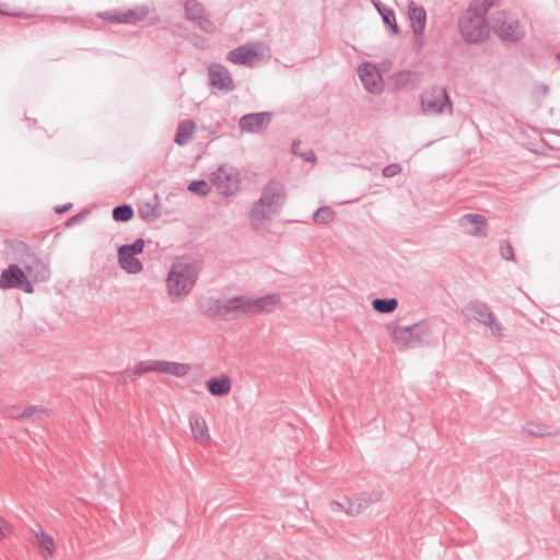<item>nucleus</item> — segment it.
I'll return each mask as SVG.
<instances>
[{"mask_svg": "<svg viewBox=\"0 0 560 560\" xmlns=\"http://www.w3.org/2000/svg\"><path fill=\"white\" fill-rule=\"evenodd\" d=\"M118 262L120 268L129 275H138L143 270L140 259L133 254L124 252L120 247L118 248Z\"/></svg>", "mask_w": 560, "mask_h": 560, "instance_id": "nucleus-22", "label": "nucleus"}, {"mask_svg": "<svg viewBox=\"0 0 560 560\" xmlns=\"http://www.w3.org/2000/svg\"><path fill=\"white\" fill-rule=\"evenodd\" d=\"M330 506H331L332 511H345L346 512V509H347L346 501L345 502L332 501L330 503Z\"/></svg>", "mask_w": 560, "mask_h": 560, "instance_id": "nucleus-47", "label": "nucleus"}, {"mask_svg": "<svg viewBox=\"0 0 560 560\" xmlns=\"http://www.w3.org/2000/svg\"><path fill=\"white\" fill-rule=\"evenodd\" d=\"M120 248H122L124 252L138 255L143 252L144 241L142 238H137L132 244L121 245Z\"/></svg>", "mask_w": 560, "mask_h": 560, "instance_id": "nucleus-38", "label": "nucleus"}, {"mask_svg": "<svg viewBox=\"0 0 560 560\" xmlns=\"http://www.w3.org/2000/svg\"><path fill=\"white\" fill-rule=\"evenodd\" d=\"M188 190L198 196L206 197L210 192V186L206 180L199 179L191 182L188 185Z\"/></svg>", "mask_w": 560, "mask_h": 560, "instance_id": "nucleus-35", "label": "nucleus"}, {"mask_svg": "<svg viewBox=\"0 0 560 560\" xmlns=\"http://www.w3.org/2000/svg\"><path fill=\"white\" fill-rule=\"evenodd\" d=\"M334 218H335V211L330 207H320L315 211V213L313 215L314 221L316 223H322V224L331 222L334 220Z\"/></svg>", "mask_w": 560, "mask_h": 560, "instance_id": "nucleus-33", "label": "nucleus"}, {"mask_svg": "<svg viewBox=\"0 0 560 560\" xmlns=\"http://www.w3.org/2000/svg\"><path fill=\"white\" fill-rule=\"evenodd\" d=\"M138 213L140 218L147 222L158 220L161 217L158 197L154 196L152 199L141 202L138 208Z\"/></svg>", "mask_w": 560, "mask_h": 560, "instance_id": "nucleus-24", "label": "nucleus"}, {"mask_svg": "<svg viewBox=\"0 0 560 560\" xmlns=\"http://www.w3.org/2000/svg\"><path fill=\"white\" fill-rule=\"evenodd\" d=\"M378 13L381 14L383 22L386 26L390 27L394 34L398 33V26L396 23L395 13L392 9L385 8L381 1L371 0Z\"/></svg>", "mask_w": 560, "mask_h": 560, "instance_id": "nucleus-27", "label": "nucleus"}, {"mask_svg": "<svg viewBox=\"0 0 560 560\" xmlns=\"http://www.w3.org/2000/svg\"><path fill=\"white\" fill-rule=\"evenodd\" d=\"M19 289H22L26 293H32L34 290L32 283L27 280L26 277H25V281L23 282V285L20 287Z\"/></svg>", "mask_w": 560, "mask_h": 560, "instance_id": "nucleus-48", "label": "nucleus"}, {"mask_svg": "<svg viewBox=\"0 0 560 560\" xmlns=\"http://www.w3.org/2000/svg\"><path fill=\"white\" fill-rule=\"evenodd\" d=\"M215 310H217V313L221 317L232 318V307L229 304V300H224V301L217 300L215 301Z\"/></svg>", "mask_w": 560, "mask_h": 560, "instance_id": "nucleus-37", "label": "nucleus"}, {"mask_svg": "<svg viewBox=\"0 0 560 560\" xmlns=\"http://www.w3.org/2000/svg\"><path fill=\"white\" fill-rule=\"evenodd\" d=\"M148 372H155V360H144L136 364L133 368L124 371L125 380L133 381Z\"/></svg>", "mask_w": 560, "mask_h": 560, "instance_id": "nucleus-26", "label": "nucleus"}, {"mask_svg": "<svg viewBox=\"0 0 560 560\" xmlns=\"http://www.w3.org/2000/svg\"><path fill=\"white\" fill-rule=\"evenodd\" d=\"M524 432H526L529 435L537 436V438L545 436L548 434V432L545 429H542L540 427H534L533 424L526 425L524 428Z\"/></svg>", "mask_w": 560, "mask_h": 560, "instance_id": "nucleus-43", "label": "nucleus"}, {"mask_svg": "<svg viewBox=\"0 0 560 560\" xmlns=\"http://www.w3.org/2000/svg\"><path fill=\"white\" fill-rule=\"evenodd\" d=\"M536 91L537 93L541 94V95H547L548 92H549V88L547 84H544V83H539L537 86H536Z\"/></svg>", "mask_w": 560, "mask_h": 560, "instance_id": "nucleus-50", "label": "nucleus"}, {"mask_svg": "<svg viewBox=\"0 0 560 560\" xmlns=\"http://www.w3.org/2000/svg\"><path fill=\"white\" fill-rule=\"evenodd\" d=\"M285 199L287 192L284 186L279 182L270 180L264 186L261 196L257 201L279 212Z\"/></svg>", "mask_w": 560, "mask_h": 560, "instance_id": "nucleus-8", "label": "nucleus"}, {"mask_svg": "<svg viewBox=\"0 0 560 560\" xmlns=\"http://www.w3.org/2000/svg\"><path fill=\"white\" fill-rule=\"evenodd\" d=\"M31 541L38 549V552L43 559L47 560L52 556L55 551V540L40 527L33 530Z\"/></svg>", "mask_w": 560, "mask_h": 560, "instance_id": "nucleus-15", "label": "nucleus"}, {"mask_svg": "<svg viewBox=\"0 0 560 560\" xmlns=\"http://www.w3.org/2000/svg\"><path fill=\"white\" fill-rule=\"evenodd\" d=\"M209 180L218 194L224 197H232L241 189L242 174L236 166L225 163L211 172Z\"/></svg>", "mask_w": 560, "mask_h": 560, "instance_id": "nucleus-3", "label": "nucleus"}, {"mask_svg": "<svg viewBox=\"0 0 560 560\" xmlns=\"http://www.w3.org/2000/svg\"><path fill=\"white\" fill-rule=\"evenodd\" d=\"M458 225L469 236H487V220L478 213H466L458 219Z\"/></svg>", "mask_w": 560, "mask_h": 560, "instance_id": "nucleus-9", "label": "nucleus"}, {"mask_svg": "<svg viewBox=\"0 0 560 560\" xmlns=\"http://www.w3.org/2000/svg\"><path fill=\"white\" fill-rule=\"evenodd\" d=\"M558 59L560 60V54L558 55Z\"/></svg>", "mask_w": 560, "mask_h": 560, "instance_id": "nucleus-56", "label": "nucleus"}, {"mask_svg": "<svg viewBox=\"0 0 560 560\" xmlns=\"http://www.w3.org/2000/svg\"><path fill=\"white\" fill-rule=\"evenodd\" d=\"M210 85L220 91L231 92L234 90V81L229 70L220 65L212 63L209 66Z\"/></svg>", "mask_w": 560, "mask_h": 560, "instance_id": "nucleus-10", "label": "nucleus"}, {"mask_svg": "<svg viewBox=\"0 0 560 560\" xmlns=\"http://www.w3.org/2000/svg\"><path fill=\"white\" fill-rule=\"evenodd\" d=\"M78 220H79V218H78V217H72V218L68 221V225L72 224V223H75Z\"/></svg>", "mask_w": 560, "mask_h": 560, "instance_id": "nucleus-53", "label": "nucleus"}, {"mask_svg": "<svg viewBox=\"0 0 560 560\" xmlns=\"http://www.w3.org/2000/svg\"><path fill=\"white\" fill-rule=\"evenodd\" d=\"M292 151L294 154L300 155L304 161L313 162L316 160V155H315L314 151H312V150H308L306 152H299V143L298 142H293Z\"/></svg>", "mask_w": 560, "mask_h": 560, "instance_id": "nucleus-40", "label": "nucleus"}, {"mask_svg": "<svg viewBox=\"0 0 560 560\" xmlns=\"http://www.w3.org/2000/svg\"><path fill=\"white\" fill-rule=\"evenodd\" d=\"M200 273V265L190 257L177 258L168 268L165 289L172 302L187 298L194 290Z\"/></svg>", "mask_w": 560, "mask_h": 560, "instance_id": "nucleus-1", "label": "nucleus"}, {"mask_svg": "<svg viewBox=\"0 0 560 560\" xmlns=\"http://www.w3.org/2000/svg\"><path fill=\"white\" fill-rule=\"evenodd\" d=\"M71 207H72V205H71V203H67V205L60 206V207L56 208V212H57V213H65V212H67Z\"/></svg>", "mask_w": 560, "mask_h": 560, "instance_id": "nucleus-51", "label": "nucleus"}, {"mask_svg": "<svg viewBox=\"0 0 560 560\" xmlns=\"http://www.w3.org/2000/svg\"><path fill=\"white\" fill-rule=\"evenodd\" d=\"M196 128V124L190 119L180 121L176 130L175 142L178 145H186L191 140Z\"/></svg>", "mask_w": 560, "mask_h": 560, "instance_id": "nucleus-25", "label": "nucleus"}, {"mask_svg": "<svg viewBox=\"0 0 560 560\" xmlns=\"http://www.w3.org/2000/svg\"><path fill=\"white\" fill-rule=\"evenodd\" d=\"M155 372L174 377H184L190 372V365L166 360H155Z\"/></svg>", "mask_w": 560, "mask_h": 560, "instance_id": "nucleus-18", "label": "nucleus"}, {"mask_svg": "<svg viewBox=\"0 0 560 560\" xmlns=\"http://www.w3.org/2000/svg\"><path fill=\"white\" fill-rule=\"evenodd\" d=\"M499 0H472L469 9L487 16L489 10L497 4Z\"/></svg>", "mask_w": 560, "mask_h": 560, "instance_id": "nucleus-34", "label": "nucleus"}, {"mask_svg": "<svg viewBox=\"0 0 560 560\" xmlns=\"http://www.w3.org/2000/svg\"><path fill=\"white\" fill-rule=\"evenodd\" d=\"M258 54L248 45H242L228 52V60L236 65L249 66L257 58Z\"/></svg>", "mask_w": 560, "mask_h": 560, "instance_id": "nucleus-20", "label": "nucleus"}, {"mask_svg": "<svg viewBox=\"0 0 560 560\" xmlns=\"http://www.w3.org/2000/svg\"><path fill=\"white\" fill-rule=\"evenodd\" d=\"M194 22H196L198 26L205 32H212L213 30L212 23L206 19L203 14L200 16V19H196Z\"/></svg>", "mask_w": 560, "mask_h": 560, "instance_id": "nucleus-44", "label": "nucleus"}, {"mask_svg": "<svg viewBox=\"0 0 560 560\" xmlns=\"http://www.w3.org/2000/svg\"><path fill=\"white\" fill-rule=\"evenodd\" d=\"M408 16L415 35L421 36L427 25V12L413 1L408 4Z\"/></svg>", "mask_w": 560, "mask_h": 560, "instance_id": "nucleus-17", "label": "nucleus"}, {"mask_svg": "<svg viewBox=\"0 0 560 560\" xmlns=\"http://www.w3.org/2000/svg\"><path fill=\"white\" fill-rule=\"evenodd\" d=\"M418 324L396 327L393 330V338L400 349L416 347L420 342V336L416 332Z\"/></svg>", "mask_w": 560, "mask_h": 560, "instance_id": "nucleus-12", "label": "nucleus"}, {"mask_svg": "<svg viewBox=\"0 0 560 560\" xmlns=\"http://www.w3.org/2000/svg\"><path fill=\"white\" fill-rule=\"evenodd\" d=\"M360 499H361L360 494L354 495L350 499H346V504H347L346 513L348 515H351V516L358 515L363 510L366 509L365 503L363 502V500H360Z\"/></svg>", "mask_w": 560, "mask_h": 560, "instance_id": "nucleus-30", "label": "nucleus"}, {"mask_svg": "<svg viewBox=\"0 0 560 560\" xmlns=\"http://www.w3.org/2000/svg\"><path fill=\"white\" fill-rule=\"evenodd\" d=\"M206 386L213 396H225L232 389V382L229 376L222 375L219 377H211L206 382Z\"/></svg>", "mask_w": 560, "mask_h": 560, "instance_id": "nucleus-23", "label": "nucleus"}, {"mask_svg": "<svg viewBox=\"0 0 560 560\" xmlns=\"http://www.w3.org/2000/svg\"><path fill=\"white\" fill-rule=\"evenodd\" d=\"M38 411H39V409L36 406H30L24 410V412L21 416H16V417L27 419V418L33 417Z\"/></svg>", "mask_w": 560, "mask_h": 560, "instance_id": "nucleus-45", "label": "nucleus"}, {"mask_svg": "<svg viewBox=\"0 0 560 560\" xmlns=\"http://www.w3.org/2000/svg\"><path fill=\"white\" fill-rule=\"evenodd\" d=\"M278 213L272 208L261 205L259 201H255L250 211L249 220L255 229H259L271 215Z\"/></svg>", "mask_w": 560, "mask_h": 560, "instance_id": "nucleus-21", "label": "nucleus"}, {"mask_svg": "<svg viewBox=\"0 0 560 560\" xmlns=\"http://www.w3.org/2000/svg\"><path fill=\"white\" fill-rule=\"evenodd\" d=\"M25 273L18 265H10L0 275V289H18L23 285Z\"/></svg>", "mask_w": 560, "mask_h": 560, "instance_id": "nucleus-14", "label": "nucleus"}, {"mask_svg": "<svg viewBox=\"0 0 560 560\" xmlns=\"http://www.w3.org/2000/svg\"><path fill=\"white\" fill-rule=\"evenodd\" d=\"M270 122V114L269 113H255L244 115L240 119V128L242 131H246L249 133H258L266 129Z\"/></svg>", "mask_w": 560, "mask_h": 560, "instance_id": "nucleus-11", "label": "nucleus"}, {"mask_svg": "<svg viewBox=\"0 0 560 560\" xmlns=\"http://www.w3.org/2000/svg\"><path fill=\"white\" fill-rule=\"evenodd\" d=\"M266 560H284V558L278 553H271L267 556Z\"/></svg>", "mask_w": 560, "mask_h": 560, "instance_id": "nucleus-52", "label": "nucleus"}, {"mask_svg": "<svg viewBox=\"0 0 560 560\" xmlns=\"http://www.w3.org/2000/svg\"><path fill=\"white\" fill-rule=\"evenodd\" d=\"M147 10H128L125 12H105L101 18L116 23H135L141 21L147 15Z\"/></svg>", "mask_w": 560, "mask_h": 560, "instance_id": "nucleus-19", "label": "nucleus"}, {"mask_svg": "<svg viewBox=\"0 0 560 560\" xmlns=\"http://www.w3.org/2000/svg\"><path fill=\"white\" fill-rule=\"evenodd\" d=\"M358 75L366 92L381 94L384 90V81L377 67L371 62H362L358 67Z\"/></svg>", "mask_w": 560, "mask_h": 560, "instance_id": "nucleus-7", "label": "nucleus"}, {"mask_svg": "<svg viewBox=\"0 0 560 560\" xmlns=\"http://www.w3.org/2000/svg\"><path fill=\"white\" fill-rule=\"evenodd\" d=\"M0 13H1V14H8L7 12H4V11H2V10H0Z\"/></svg>", "mask_w": 560, "mask_h": 560, "instance_id": "nucleus-55", "label": "nucleus"}, {"mask_svg": "<svg viewBox=\"0 0 560 560\" xmlns=\"http://www.w3.org/2000/svg\"><path fill=\"white\" fill-rule=\"evenodd\" d=\"M486 19L487 16L468 8L458 22L459 33L463 38L471 44L485 42L490 33Z\"/></svg>", "mask_w": 560, "mask_h": 560, "instance_id": "nucleus-4", "label": "nucleus"}, {"mask_svg": "<svg viewBox=\"0 0 560 560\" xmlns=\"http://www.w3.org/2000/svg\"><path fill=\"white\" fill-rule=\"evenodd\" d=\"M500 255L505 260H513L514 259V252L513 247L510 244V242L504 241L500 245Z\"/></svg>", "mask_w": 560, "mask_h": 560, "instance_id": "nucleus-39", "label": "nucleus"}, {"mask_svg": "<svg viewBox=\"0 0 560 560\" xmlns=\"http://www.w3.org/2000/svg\"><path fill=\"white\" fill-rule=\"evenodd\" d=\"M232 307V318L250 314L249 296H234L229 299Z\"/></svg>", "mask_w": 560, "mask_h": 560, "instance_id": "nucleus-28", "label": "nucleus"}, {"mask_svg": "<svg viewBox=\"0 0 560 560\" xmlns=\"http://www.w3.org/2000/svg\"><path fill=\"white\" fill-rule=\"evenodd\" d=\"M9 533V524L2 517H0V538L5 537Z\"/></svg>", "mask_w": 560, "mask_h": 560, "instance_id": "nucleus-46", "label": "nucleus"}, {"mask_svg": "<svg viewBox=\"0 0 560 560\" xmlns=\"http://www.w3.org/2000/svg\"><path fill=\"white\" fill-rule=\"evenodd\" d=\"M133 217V209L129 205L117 206L113 210V219L118 222H127Z\"/></svg>", "mask_w": 560, "mask_h": 560, "instance_id": "nucleus-31", "label": "nucleus"}, {"mask_svg": "<svg viewBox=\"0 0 560 560\" xmlns=\"http://www.w3.org/2000/svg\"><path fill=\"white\" fill-rule=\"evenodd\" d=\"M422 110L428 115L452 114L453 104L443 86H431L421 95Z\"/></svg>", "mask_w": 560, "mask_h": 560, "instance_id": "nucleus-5", "label": "nucleus"}, {"mask_svg": "<svg viewBox=\"0 0 560 560\" xmlns=\"http://www.w3.org/2000/svg\"><path fill=\"white\" fill-rule=\"evenodd\" d=\"M32 259L34 260L36 266L39 267L37 278L40 281L48 280L50 277L49 268L45 264L37 261L35 258L32 257Z\"/></svg>", "mask_w": 560, "mask_h": 560, "instance_id": "nucleus-42", "label": "nucleus"}, {"mask_svg": "<svg viewBox=\"0 0 560 560\" xmlns=\"http://www.w3.org/2000/svg\"><path fill=\"white\" fill-rule=\"evenodd\" d=\"M424 42V33L421 34V36L415 35V47L417 49H420L423 46Z\"/></svg>", "mask_w": 560, "mask_h": 560, "instance_id": "nucleus-49", "label": "nucleus"}, {"mask_svg": "<svg viewBox=\"0 0 560 560\" xmlns=\"http://www.w3.org/2000/svg\"><path fill=\"white\" fill-rule=\"evenodd\" d=\"M400 172H401V166L398 163H392V164L386 165L383 168L382 174L384 177L390 178V177L396 176Z\"/></svg>", "mask_w": 560, "mask_h": 560, "instance_id": "nucleus-41", "label": "nucleus"}, {"mask_svg": "<svg viewBox=\"0 0 560 560\" xmlns=\"http://www.w3.org/2000/svg\"><path fill=\"white\" fill-rule=\"evenodd\" d=\"M373 308L381 314H389L394 312L398 306V300L395 298L390 299H374L372 301Z\"/></svg>", "mask_w": 560, "mask_h": 560, "instance_id": "nucleus-29", "label": "nucleus"}, {"mask_svg": "<svg viewBox=\"0 0 560 560\" xmlns=\"http://www.w3.org/2000/svg\"><path fill=\"white\" fill-rule=\"evenodd\" d=\"M460 314L467 322H477L489 328L493 337L500 339L503 337L502 325L497 320L495 315L485 302L479 300L470 301L462 307Z\"/></svg>", "mask_w": 560, "mask_h": 560, "instance_id": "nucleus-2", "label": "nucleus"}, {"mask_svg": "<svg viewBox=\"0 0 560 560\" xmlns=\"http://www.w3.org/2000/svg\"><path fill=\"white\" fill-rule=\"evenodd\" d=\"M493 30L503 40L517 42L524 36V30L520 22L506 12L497 14Z\"/></svg>", "mask_w": 560, "mask_h": 560, "instance_id": "nucleus-6", "label": "nucleus"}, {"mask_svg": "<svg viewBox=\"0 0 560 560\" xmlns=\"http://www.w3.org/2000/svg\"><path fill=\"white\" fill-rule=\"evenodd\" d=\"M188 421L192 438L202 445L209 444L211 436L206 419L200 413L192 412L189 415Z\"/></svg>", "mask_w": 560, "mask_h": 560, "instance_id": "nucleus-13", "label": "nucleus"}, {"mask_svg": "<svg viewBox=\"0 0 560 560\" xmlns=\"http://www.w3.org/2000/svg\"><path fill=\"white\" fill-rule=\"evenodd\" d=\"M185 11L187 19L195 21L203 14L202 5L196 0H186Z\"/></svg>", "mask_w": 560, "mask_h": 560, "instance_id": "nucleus-32", "label": "nucleus"}, {"mask_svg": "<svg viewBox=\"0 0 560 560\" xmlns=\"http://www.w3.org/2000/svg\"><path fill=\"white\" fill-rule=\"evenodd\" d=\"M361 499L365 503L366 508L372 504L378 502L383 497V491L381 490H373L369 492H362L360 493Z\"/></svg>", "mask_w": 560, "mask_h": 560, "instance_id": "nucleus-36", "label": "nucleus"}, {"mask_svg": "<svg viewBox=\"0 0 560 560\" xmlns=\"http://www.w3.org/2000/svg\"><path fill=\"white\" fill-rule=\"evenodd\" d=\"M281 296L279 294H269L260 298L249 296L250 314L270 313L279 305Z\"/></svg>", "mask_w": 560, "mask_h": 560, "instance_id": "nucleus-16", "label": "nucleus"}, {"mask_svg": "<svg viewBox=\"0 0 560 560\" xmlns=\"http://www.w3.org/2000/svg\"><path fill=\"white\" fill-rule=\"evenodd\" d=\"M25 268H26L28 271H32V270H33V265H31V264H25Z\"/></svg>", "mask_w": 560, "mask_h": 560, "instance_id": "nucleus-54", "label": "nucleus"}]
</instances>
